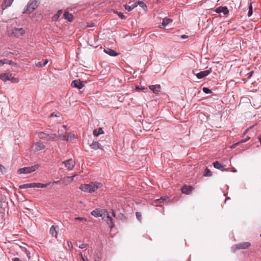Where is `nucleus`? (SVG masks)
<instances>
[{
	"label": "nucleus",
	"mask_w": 261,
	"mask_h": 261,
	"mask_svg": "<svg viewBox=\"0 0 261 261\" xmlns=\"http://www.w3.org/2000/svg\"><path fill=\"white\" fill-rule=\"evenodd\" d=\"M102 185L98 182H91L88 184H82L81 185L80 189L86 192L92 193L96 191L98 189L101 188Z\"/></svg>",
	"instance_id": "obj_1"
},
{
	"label": "nucleus",
	"mask_w": 261,
	"mask_h": 261,
	"mask_svg": "<svg viewBox=\"0 0 261 261\" xmlns=\"http://www.w3.org/2000/svg\"><path fill=\"white\" fill-rule=\"evenodd\" d=\"M251 246V243L248 242H241L235 244L231 247V251L233 253H236L238 250L246 249Z\"/></svg>",
	"instance_id": "obj_2"
},
{
	"label": "nucleus",
	"mask_w": 261,
	"mask_h": 261,
	"mask_svg": "<svg viewBox=\"0 0 261 261\" xmlns=\"http://www.w3.org/2000/svg\"><path fill=\"white\" fill-rule=\"evenodd\" d=\"M39 0H30L28 3L26 10L23 13L30 14L38 7V3Z\"/></svg>",
	"instance_id": "obj_3"
},
{
	"label": "nucleus",
	"mask_w": 261,
	"mask_h": 261,
	"mask_svg": "<svg viewBox=\"0 0 261 261\" xmlns=\"http://www.w3.org/2000/svg\"><path fill=\"white\" fill-rule=\"evenodd\" d=\"M9 35H13L16 37L22 36L25 33V30L23 28H14L10 29L8 31Z\"/></svg>",
	"instance_id": "obj_4"
},
{
	"label": "nucleus",
	"mask_w": 261,
	"mask_h": 261,
	"mask_svg": "<svg viewBox=\"0 0 261 261\" xmlns=\"http://www.w3.org/2000/svg\"><path fill=\"white\" fill-rule=\"evenodd\" d=\"M39 165L38 164H36L31 167L22 168L18 170L17 173L19 174L30 173L37 170L39 168Z\"/></svg>",
	"instance_id": "obj_5"
},
{
	"label": "nucleus",
	"mask_w": 261,
	"mask_h": 261,
	"mask_svg": "<svg viewBox=\"0 0 261 261\" xmlns=\"http://www.w3.org/2000/svg\"><path fill=\"white\" fill-rule=\"evenodd\" d=\"M45 145L42 142H37L33 144L31 146V149L33 151H38L44 149Z\"/></svg>",
	"instance_id": "obj_6"
},
{
	"label": "nucleus",
	"mask_w": 261,
	"mask_h": 261,
	"mask_svg": "<svg viewBox=\"0 0 261 261\" xmlns=\"http://www.w3.org/2000/svg\"><path fill=\"white\" fill-rule=\"evenodd\" d=\"M106 214H104L103 216V219L107 222V224L109 225L110 228L112 229L114 227V223L113 219L110 217L108 213L106 212Z\"/></svg>",
	"instance_id": "obj_7"
},
{
	"label": "nucleus",
	"mask_w": 261,
	"mask_h": 261,
	"mask_svg": "<svg viewBox=\"0 0 261 261\" xmlns=\"http://www.w3.org/2000/svg\"><path fill=\"white\" fill-rule=\"evenodd\" d=\"M63 163L65 165V166L69 170H72L75 165V161L73 160H72V159L67 160L63 162Z\"/></svg>",
	"instance_id": "obj_8"
},
{
	"label": "nucleus",
	"mask_w": 261,
	"mask_h": 261,
	"mask_svg": "<svg viewBox=\"0 0 261 261\" xmlns=\"http://www.w3.org/2000/svg\"><path fill=\"white\" fill-rule=\"evenodd\" d=\"M60 140L71 141L75 138V135L72 133H68L66 134L59 135Z\"/></svg>",
	"instance_id": "obj_9"
},
{
	"label": "nucleus",
	"mask_w": 261,
	"mask_h": 261,
	"mask_svg": "<svg viewBox=\"0 0 261 261\" xmlns=\"http://www.w3.org/2000/svg\"><path fill=\"white\" fill-rule=\"evenodd\" d=\"M59 130H58V134H53V133H49L48 134L47 139L48 141H56L60 140L59 137Z\"/></svg>",
	"instance_id": "obj_10"
},
{
	"label": "nucleus",
	"mask_w": 261,
	"mask_h": 261,
	"mask_svg": "<svg viewBox=\"0 0 261 261\" xmlns=\"http://www.w3.org/2000/svg\"><path fill=\"white\" fill-rule=\"evenodd\" d=\"M75 176H76V174L72 176L64 177L61 180V181H62V183L65 186L68 185L73 180L74 177Z\"/></svg>",
	"instance_id": "obj_11"
},
{
	"label": "nucleus",
	"mask_w": 261,
	"mask_h": 261,
	"mask_svg": "<svg viewBox=\"0 0 261 261\" xmlns=\"http://www.w3.org/2000/svg\"><path fill=\"white\" fill-rule=\"evenodd\" d=\"M211 72L212 70L210 69L209 70L201 71L196 74V75L198 79H201L208 75Z\"/></svg>",
	"instance_id": "obj_12"
},
{
	"label": "nucleus",
	"mask_w": 261,
	"mask_h": 261,
	"mask_svg": "<svg viewBox=\"0 0 261 261\" xmlns=\"http://www.w3.org/2000/svg\"><path fill=\"white\" fill-rule=\"evenodd\" d=\"M49 184H41V183H30L28 184L29 185V188H46L47 187L48 185H49Z\"/></svg>",
	"instance_id": "obj_13"
},
{
	"label": "nucleus",
	"mask_w": 261,
	"mask_h": 261,
	"mask_svg": "<svg viewBox=\"0 0 261 261\" xmlns=\"http://www.w3.org/2000/svg\"><path fill=\"white\" fill-rule=\"evenodd\" d=\"M71 85L73 87L80 89H82L85 85L83 82H81L80 80H74L72 82Z\"/></svg>",
	"instance_id": "obj_14"
},
{
	"label": "nucleus",
	"mask_w": 261,
	"mask_h": 261,
	"mask_svg": "<svg viewBox=\"0 0 261 261\" xmlns=\"http://www.w3.org/2000/svg\"><path fill=\"white\" fill-rule=\"evenodd\" d=\"M11 76L12 73H11L0 74V80H2L4 82H6L7 81H10V79H11Z\"/></svg>",
	"instance_id": "obj_15"
},
{
	"label": "nucleus",
	"mask_w": 261,
	"mask_h": 261,
	"mask_svg": "<svg viewBox=\"0 0 261 261\" xmlns=\"http://www.w3.org/2000/svg\"><path fill=\"white\" fill-rule=\"evenodd\" d=\"M91 215L95 217L103 216V211L102 210L96 209L91 213Z\"/></svg>",
	"instance_id": "obj_16"
},
{
	"label": "nucleus",
	"mask_w": 261,
	"mask_h": 261,
	"mask_svg": "<svg viewBox=\"0 0 261 261\" xmlns=\"http://www.w3.org/2000/svg\"><path fill=\"white\" fill-rule=\"evenodd\" d=\"M216 12L218 13H223L224 14H227L229 11L226 7H219L216 10Z\"/></svg>",
	"instance_id": "obj_17"
},
{
	"label": "nucleus",
	"mask_w": 261,
	"mask_h": 261,
	"mask_svg": "<svg viewBox=\"0 0 261 261\" xmlns=\"http://www.w3.org/2000/svg\"><path fill=\"white\" fill-rule=\"evenodd\" d=\"M149 88L155 94L158 93L161 90V86L160 85H151L149 86Z\"/></svg>",
	"instance_id": "obj_18"
},
{
	"label": "nucleus",
	"mask_w": 261,
	"mask_h": 261,
	"mask_svg": "<svg viewBox=\"0 0 261 261\" xmlns=\"http://www.w3.org/2000/svg\"><path fill=\"white\" fill-rule=\"evenodd\" d=\"M90 146H91V148L95 149V150L97 149L103 150V146H101V145L100 143H99V142H98L97 141L93 142L90 145Z\"/></svg>",
	"instance_id": "obj_19"
},
{
	"label": "nucleus",
	"mask_w": 261,
	"mask_h": 261,
	"mask_svg": "<svg viewBox=\"0 0 261 261\" xmlns=\"http://www.w3.org/2000/svg\"><path fill=\"white\" fill-rule=\"evenodd\" d=\"M192 190H193V188L191 186H187L186 185H185L181 188V192H182V193H183L184 194H189L191 192Z\"/></svg>",
	"instance_id": "obj_20"
},
{
	"label": "nucleus",
	"mask_w": 261,
	"mask_h": 261,
	"mask_svg": "<svg viewBox=\"0 0 261 261\" xmlns=\"http://www.w3.org/2000/svg\"><path fill=\"white\" fill-rule=\"evenodd\" d=\"M58 227L55 226L54 225H53L49 230V232L51 234L53 237H54L55 238H57L58 235Z\"/></svg>",
	"instance_id": "obj_21"
},
{
	"label": "nucleus",
	"mask_w": 261,
	"mask_h": 261,
	"mask_svg": "<svg viewBox=\"0 0 261 261\" xmlns=\"http://www.w3.org/2000/svg\"><path fill=\"white\" fill-rule=\"evenodd\" d=\"M137 6V4L136 2L132 3V2H129L128 5H125V8L126 10L128 11H130L133 10Z\"/></svg>",
	"instance_id": "obj_22"
},
{
	"label": "nucleus",
	"mask_w": 261,
	"mask_h": 261,
	"mask_svg": "<svg viewBox=\"0 0 261 261\" xmlns=\"http://www.w3.org/2000/svg\"><path fill=\"white\" fill-rule=\"evenodd\" d=\"M13 1L14 0H5L2 5V9L5 10L8 7H10L12 5Z\"/></svg>",
	"instance_id": "obj_23"
},
{
	"label": "nucleus",
	"mask_w": 261,
	"mask_h": 261,
	"mask_svg": "<svg viewBox=\"0 0 261 261\" xmlns=\"http://www.w3.org/2000/svg\"><path fill=\"white\" fill-rule=\"evenodd\" d=\"M213 166L214 167L218 169H219L222 171H224V165L221 164L218 161H216L213 163Z\"/></svg>",
	"instance_id": "obj_24"
},
{
	"label": "nucleus",
	"mask_w": 261,
	"mask_h": 261,
	"mask_svg": "<svg viewBox=\"0 0 261 261\" xmlns=\"http://www.w3.org/2000/svg\"><path fill=\"white\" fill-rule=\"evenodd\" d=\"M104 51L108 55L111 56H117L118 55V54L116 53L114 50L107 48L104 49Z\"/></svg>",
	"instance_id": "obj_25"
},
{
	"label": "nucleus",
	"mask_w": 261,
	"mask_h": 261,
	"mask_svg": "<svg viewBox=\"0 0 261 261\" xmlns=\"http://www.w3.org/2000/svg\"><path fill=\"white\" fill-rule=\"evenodd\" d=\"M48 133L41 132L38 133V137L42 140L47 141Z\"/></svg>",
	"instance_id": "obj_26"
},
{
	"label": "nucleus",
	"mask_w": 261,
	"mask_h": 261,
	"mask_svg": "<svg viewBox=\"0 0 261 261\" xmlns=\"http://www.w3.org/2000/svg\"><path fill=\"white\" fill-rule=\"evenodd\" d=\"M64 17L70 22L72 21L73 18L72 15L67 11L64 12Z\"/></svg>",
	"instance_id": "obj_27"
},
{
	"label": "nucleus",
	"mask_w": 261,
	"mask_h": 261,
	"mask_svg": "<svg viewBox=\"0 0 261 261\" xmlns=\"http://www.w3.org/2000/svg\"><path fill=\"white\" fill-rule=\"evenodd\" d=\"M171 22H172V20L171 19L165 18L163 19L162 25L163 27H166Z\"/></svg>",
	"instance_id": "obj_28"
},
{
	"label": "nucleus",
	"mask_w": 261,
	"mask_h": 261,
	"mask_svg": "<svg viewBox=\"0 0 261 261\" xmlns=\"http://www.w3.org/2000/svg\"><path fill=\"white\" fill-rule=\"evenodd\" d=\"M102 134H103V131L101 128H99L98 130L94 129L93 131V135L96 137H97L99 135Z\"/></svg>",
	"instance_id": "obj_29"
},
{
	"label": "nucleus",
	"mask_w": 261,
	"mask_h": 261,
	"mask_svg": "<svg viewBox=\"0 0 261 261\" xmlns=\"http://www.w3.org/2000/svg\"><path fill=\"white\" fill-rule=\"evenodd\" d=\"M48 62V60L47 59L45 60L43 63L41 62H38L36 63V66L38 67H41L45 66L47 64Z\"/></svg>",
	"instance_id": "obj_30"
},
{
	"label": "nucleus",
	"mask_w": 261,
	"mask_h": 261,
	"mask_svg": "<svg viewBox=\"0 0 261 261\" xmlns=\"http://www.w3.org/2000/svg\"><path fill=\"white\" fill-rule=\"evenodd\" d=\"M203 175L204 176H211L212 175V173L210 169L206 168L204 171Z\"/></svg>",
	"instance_id": "obj_31"
},
{
	"label": "nucleus",
	"mask_w": 261,
	"mask_h": 261,
	"mask_svg": "<svg viewBox=\"0 0 261 261\" xmlns=\"http://www.w3.org/2000/svg\"><path fill=\"white\" fill-rule=\"evenodd\" d=\"M76 246L81 249H84L86 247L87 245L84 243H80L79 244L78 243H76Z\"/></svg>",
	"instance_id": "obj_32"
},
{
	"label": "nucleus",
	"mask_w": 261,
	"mask_h": 261,
	"mask_svg": "<svg viewBox=\"0 0 261 261\" xmlns=\"http://www.w3.org/2000/svg\"><path fill=\"white\" fill-rule=\"evenodd\" d=\"M252 5L251 4H250L249 5V11H248V16L249 17H250L252 14Z\"/></svg>",
	"instance_id": "obj_33"
},
{
	"label": "nucleus",
	"mask_w": 261,
	"mask_h": 261,
	"mask_svg": "<svg viewBox=\"0 0 261 261\" xmlns=\"http://www.w3.org/2000/svg\"><path fill=\"white\" fill-rule=\"evenodd\" d=\"M202 90L206 94H209L212 93V91L206 87H203Z\"/></svg>",
	"instance_id": "obj_34"
},
{
	"label": "nucleus",
	"mask_w": 261,
	"mask_h": 261,
	"mask_svg": "<svg viewBox=\"0 0 261 261\" xmlns=\"http://www.w3.org/2000/svg\"><path fill=\"white\" fill-rule=\"evenodd\" d=\"M10 81L13 83H17L19 82V80L18 79L12 76L11 77Z\"/></svg>",
	"instance_id": "obj_35"
},
{
	"label": "nucleus",
	"mask_w": 261,
	"mask_h": 261,
	"mask_svg": "<svg viewBox=\"0 0 261 261\" xmlns=\"http://www.w3.org/2000/svg\"><path fill=\"white\" fill-rule=\"evenodd\" d=\"M74 219L75 220H79L80 221H87V219H86L85 218H82V217H75L74 218Z\"/></svg>",
	"instance_id": "obj_36"
},
{
	"label": "nucleus",
	"mask_w": 261,
	"mask_h": 261,
	"mask_svg": "<svg viewBox=\"0 0 261 261\" xmlns=\"http://www.w3.org/2000/svg\"><path fill=\"white\" fill-rule=\"evenodd\" d=\"M20 189L29 188L28 184H23L19 186Z\"/></svg>",
	"instance_id": "obj_37"
},
{
	"label": "nucleus",
	"mask_w": 261,
	"mask_h": 261,
	"mask_svg": "<svg viewBox=\"0 0 261 261\" xmlns=\"http://www.w3.org/2000/svg\"><path fill=\"white\" fill-rule=\"evenodd\" d=\"M6 61H7V59L0 60V66L3 65L5 64H7L8 62Z\"/></svg>",
	"instance_id": "obj_38"
},
{
	"label": "nucleus",
	"mask_w": 261,
	"mask_h": 261,
	"mask_svg": "<svg viewBox=\"0 0 261 261\" xmlns=\"http://www.w3.org/2000/svg\"><path fill=\"white\" fill-rule=\"evenodd\" d=\"M117 14L121 19H125V16L121 12H117Z\"/></svg>",
	"instance_id": "obj_39"
},
{
	"label": "nucleus",
	"mask_w": 261,
	"mask_h": 261,
	"mask_svg": "<svg viewBox=\"0 0 261 261\" xmlns=\"http://www.w3.org/2000/svg\"><path fill=\"white\" fill-rule=\"evenodd\" d=\"M136 217L139 220H141V214L139 212H136Z\"/></svg>",
	"instance_id": "obj_40"
},
{
	"label": "nucleus",
	"mask_w": 261,
	"mask_h": 261,
	"mask_svg": "<svg viewBox=\"0 0 261 261\" xmlns=\"http://www.w3.org/2000/svg\"><path fill=\"white\" fill-rule=\"evenodd\" d=\"M247 141V140H243L241 141H239V142H238L236 143H234V144L236 145V146H238L239 145V144H241V143H244V142H246Z\"/></svg>",
	"instance_id": "obj_41"
},
{
	"label": "nucleus",
	"mask_w": 261,
	"mask_h": 261,
	"mask_svg": "<svg viewBox=\"0 0 261 261\" xmlns=\"http://www.w3.org/2000/svg\"><path fill=\"white\" fill-rule=\"evenodd\" d=\"M138 4L139 6H140L141 7H143L145 6V4L143 2H138L137 4Z\"/></svg>",
	"instance_id": "obj_42"
},
{
	"label": "nucleus",
	"mask_w": 261,
	"mask_h": 261,
	"mask_svg": "<svg viewBox=\"0 0 261 261\" xmlns=\"http://www.w3.org/2000/svg\"><path fill=\"white\" fill-rule=\"evenodd\" d=\"M253 73H254V72H253V71H251V72H249V73L247 74V75H248V78H250V77L252 76V74H253Z\"/></svg>",
	"instance_id": "obj_43"
},
{
	"label": "nucleus",
	"mask_w": 261,
	"mask_h": 261,
	"mask_svg": "<svg viewBox=\"0 0 261 261\" xmlns=\"http://www.w3.org/2000/svg\"><path fill=\"white\" fill-rule=\"evenodd\" d=\"M13 261H21V260L18 257H15L13 259Z\"/></svg>",
	"instance_id": "obj_44"
},
{
	"label": "nucleus",
	"mask_w": 261,
	"mask_h": 261,
	"mask_svg": "<svg viewBox=\"0 0 261 261\" xmlns=\"http://www.w3.org/2000/svg\"><path fill=\"white\" fill-rule=\"evenodd\" d=\"M54 116H55V117H58V116L56 115V114H55L54 113H53L50 114V117H54Z\"/></svg>",
	"instance_id": "obj_45"
},
{
	"label": "nucleus",
	"mask_w": 261,
	"mask_h": 261,
	"mask_svg": "<svg viewBox=\"0 0 261 261\" xmlns=\"http://www.w3.org/2000/svg\"><path fill=\"white\" fill-rule=\"evenodd\" d=\"M6 61L8 62L7 64H9L10 65H12L13 63V62L12 61H9L8 60H7V61Z\"/></svg>",
	"instance_id": "obj_46"
},
{
	"label": "nucleus",
	"mask_w": 261,
	"mask_h": 261,
	"mask_svg": "<svg viewBox=\"0 0 261 261\" xmlns=\"http://www.w3.org/2000/svg\"><path fill=\"white\" fill-rule=\"evenodd\" d=\"M236 146H236L234 144H232V145L230 146V148H231V149H233V148H236Z\"/></svg>",
	"instance_id": "obj_47"
},
{
	"label": "nucleus",
	"mask_w": 261,
	"mask_h": 261,
	"mask_svg": "<svg viewBox=\"0 0 261 261\" xmlns=\"http://www.w3.org/2000/svg\"><path fill=\"white\" fill-rule=\"evenodd\" d=\"M80 256H81L82 259V260H83V261H86V260H85V258H84V257H83V254H82V253H80Z\"/></svg>",
	"instance_id": "obj_48"
},
{
	"label": "nucleus",
	"mask_w": 261,
	"mask_h": 261,
	"mask_svg": "<svg viewBox=\"0 0 261 261\" xmlns=\"http://www.w3.org/2000/svg\"><path fill=\"white\" fill-rule=\"evenodd\" d=\"M164 198H161V199H159L158 200L161 202H163L164 201Z\"/></svg>",
	"instance_id": "obj_49"
},
{
	"label": "nucleus",
	"mask_w": 261,
	"mask_h": 261,
	"mask_svg": "<svg viewBox=\"0 0 261 261\" xmlns=\"http://www.w3.org/2000/svg\"><path fill=\"white\" fill-rule=\"evenodd\" d=\"M70 245H72V243L71 242H68V245L70 247Z\"/></svg>",
	"instance_id": "obj_50"
},
{
	"label": "nucleus",
	"mask_w": 261,
	"mask_h": 261,
	"mask_svg": "<svg viewBox=\"0 0 261 261\" xmlns=\"http://www.w3.org/2000/svg\"><path fill=\"white\" fill-rule=\"evenodd\" d=\"M186 37H187V36L185 35H183L181 36V38H185Z\"/></svg>",
	"instance_id": "obj_51"
},
{
	"label": "nucleus",
	"mask_w": 261,
	"mask_h": 261,
	"mask_svg": "<svg viewBox=\"0 0 261 261\" xmlns=\"http://www.w3.org/2000/svg\"><path fill=\"white\" fill-rule=\"evenodd\" d=\"M112 215L114 217H116L115 213L114 211H113Z\"/></svg>",
	"instance_id": "obj_52"
},
{
	"label": "nucleus",
	"mask_w": 261,
	"mask_h": 261,
	"mask_svg": "<svg viewBox=\"0 0 261 261\" xmlns=\"http://www.w3.org/2000/svg\"><path fill=\"white\" fill-rule=\"evenodd\" d=\"M60 181H54V183H55V184H57L58 182H59Z\"/></svg>",
	"instance_id": "obj_53"
},
{
	"label": "nucleus",
	"mask_w": 261,
	"mask_h": 261,
	"mask_svg": "<svg viewBox=\"0 0 261 261\" xmlns=\"http://www.w3.org/2000/svg\"><path fill=\"white\" fill-rule=\"evenodd\" d=\"M63 127L64 128H67V126H66V125H63Z\"/></svg>",
	"instance_id": "obj_54"
},
{
	"label": "nucleus",
	"mask_w": 261,
	"mask_h": 261,
	"mask_svg": "<svg viewBox=\"0 0 261 261\" xmlns=\"http://www.w3.org/2000/svg\"><path fill=\"white\" fill-rule=\"evenodd\" d=\"M249 139H250V137H247V138H246L245 140H247V141H248Z\"/></svg>",
	"instance_id": "obj_55"
},
{
	"label": "nucleus",
	"mask_w": 261,
	"mask_h": 261,
	"mask_svg": "<svg viewBox=\"0 0 261 261\" xmlns=\"http://www.w3.org/2000/svg\"><path fill=\"white\" fill-rule=\"evenodd\" d=\"M3 167V166L2 165H0V169H2V167Z\"/></svg>",
	"instance_id": "obj_56"
},
{
	"label": "nucleus",
	"mask_w": 261,
	"mask_h": 261,
	"mask_svg": "<svg viewBox=\"0 0 261 261\" xmlns=\"http://www.w3.org/2000/svg\"><path fill=\"white\" fill-rule=\"evenodd\" d=\"M136 89H139V87L138 86H137V87H136Z\"/></svg>",
	"instance_id": "obj_57"
},
{
	"label": "nucleus",
	"mask_w": 261,
	"mask_h": 261,
	"mask_svg": "<svg viewBox=\"0 0 261 261\" xmlns=\"http://www.w3.org/2000/svg\"><path fill=\"white\" fill-rule=\"evenodd\" d=\"M247 131V130L245 131V132L244 133V135L246 133Z\"/></svg>",
	"instance_id": "obj_58"
}]
</instances>
